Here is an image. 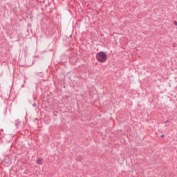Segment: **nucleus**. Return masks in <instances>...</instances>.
<instances>
[{
  "instance_id": "nucleus-6",
  "label": "nucleus",
  "mask_w": 177,
  "mask_h": 177,
  "mask_svg": "<svg viewBox=\"0 0 177 177\" xmlns=\"http://www.w3.org/2000/svg\"><path fill=\"white\" fill-rule=\"evenodd\" d=\"M168 122V120H167L166 122H165V124H167Z\"/></svg>"
},
{
  "instance_id": "nucleus-3",
  "label": "nucleus",
  "mask_w": 177,
  "mask_h": 177,
  "mask_svg": "<svg viewBox=\"0 0 177 177\" xmlns=\"http://www.w3.org/2000/svg\"><path fill=\"white\" fill-rule=\"evenodd\" d=\"M43 160L42 158H39L37 160V164H39L40 165H42Z\"/></svg>"
},
{
  "instance_id": "nucleus-4",
  "label": "nucleus",
  "mask_w": 177,
  "mask_h": 177,
  "mask_svg": "<svg viewBox=\"0 0 177 177\" xmlns=\"http://www.w3.org/2000/svg\"><path fill=\"white\" fill-rule=\"evenodd\" d=\"M174 24L175 26H177V21H174Z\"/></svg>"
},
{
  "instance_id": "nucleus-1",
  "label": "nucleus",
  "mask_w": 177,
  "mask_h": 177,
  "mask_svg": "<svg viewBox=\"0 0 177 177\" xmlns=\"http://www.w3.org/2000/svg\"><path fill=\"white\" fill-rule=\"evenodd\" d=\"M96 59L100 63H106L107 60V55L106 53L100 51L97 54Z\"/></svg>"
},
{
  "instance_id": "nucleus-5",
  "label": "nucleus",
  "mask_w": 177,
  "mask_h": 177,
  "mask_svg": "<svg viewBox=\"0 0 177 177\" xmlns=\"http://www.w3.org/2000/svg\"><path fill=\"white\" fill-rule=\"evenodd\" d=\"M160 136H161V138H164L165 136L164 134H162Z\"/></svg>"
},
{
  "instance_id": "nucleus-2",
  "label": "nucleus",
  "mask_w": 177,
  "mask_h": 177,
  "mask_svg": "<svg viewBox=\"0 0 177 177\" xmlns=\"http://www.w3.org/2000/svg\"><path fill=\"white\" fill-rule=\"evenodd\" d=\"M76 160H77V161H79V162L82 161V160H83L82 156H81V155L77 156L76 158Z\"/></svg>"
}]
</instances>
